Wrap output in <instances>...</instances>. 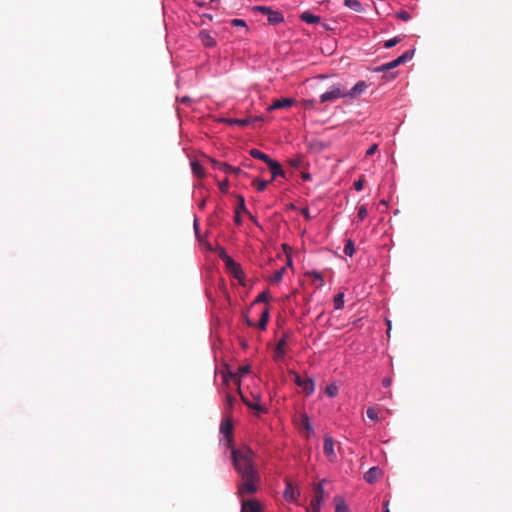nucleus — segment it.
Wrapping results in <instances>:
<instances>
[{
  "instance_id": "nucleus-45",
  "label": "nucleus",
  "mask_w": 512,
  "mask_h": 512,
  "mask_svg": "<svg viewBox=\"0 0 512 512\" xmlns=\"http://www.w3.org/2000/svg\"><path fill=\"white\" fill-rule=\"evenodd\" d=\"M250 371V367L248 365L246 366H241L238 368V374L239 375H245L247 374L248 372Z\"/></svg>"
},
{
  "instance_id": "nucleus-40",
  "label": "nucleus",
  "mask_w": 512,
  "mask_h": 512,
  "mask_svg": "<svg viewBox=\"0 0 512 512\" xmlns=\"http://www.w3.org/2000/svg\"><path fill=\"white\" fill-rule=\"evenodd\" d=\"M231 25L233 26H240V27H246V23L242 19H233L231 20Z\"/></svg>"
},
{
  "instance_id": "nucleus-23",
  "label": "nucleus",
  "mask_w": 512,
  "mask_h": 512,
  "mask_svg": "<svg viewBox=\"0 0 512 512\" xmlns=\"http://www.w3.org/2000/svg\"><path fill=\"white\" fill-rule=\"evenodd\" d=\"M249 153L253 158L262 160L266 164L269 162V160H271V158L267 154L261 152L258 149H251Z\"/></svg>"
},
{
  "instance_id": "nucleus-56",
  "label": "nucleus",
  "mask_w": 512,
  "mask_h": 512,
  "mask_svg": "<svg viewBox=\"0 0 512 512\" xmlns=\"http://www.w3.org/2000/svg\"><path fill=\"white\" fill-rule=\"evenodd\" d=\"M387 324H388V330H387V333L389 334V331H390V321H387Z\"/></svg>"
},
{
  "instance_id": "nucleus-37",
  "label": "nucleus",
  "mask_w": 512,
  "mask_h": 512,
  "mask_svg": "<svg viewBox=\"0 0 512 512\" xmlns=\"http://www.w3.org/2000/svg\"><path fill=\"white\" fill-rule=\"evenodd\" d=\"M302 157H296V158H293V159H290L289 160V164L292 166V167H295V168H299L301 167V164H302Z\"/></svg>"
},
{
  "instance_id": "nucleus-18",
  "label": "nucleus",
  "mask_w": 512,
  "mask_h": 512,
  "mask_svg": "<svg viewBox=\"0 0 512 512\" xmlns=\"http://www.w3.org/2000/svg\"><path fill=\"white\" fill-rule=\"evenodd\" d=\"M232 429H233V425H232L231 419L226 418L221 422L220 431H221V433H223L226 436V438L228 440H229L230 436L232 435Z\"/></svg>"
},
{
  "instance_id": "nucleus-41",
  "label": "nucleus",
  "mask_w": 512,
  "mask_h": 512,
  "mask_svg": "<svg viewBox=\"0 0 512 512\" xmlns=\"http://www.w3.org/2000/svg\"><path fill=\"white\" fill-rule=\"evenodd\" d=\"M363 186H364V180L362 178H360L359 180L354 182V188L357 191H361L363 189Z\"/></svg>"
},
{
  "instance_id": "nucleus-38",
  "label": "nucleus",
  "mask_w": 512,
  "mask_h": 512,
  "mask_svg": "<svg viewBox=\"0 0 512 512\" xmlns=\"http://www.w3.org/2000/svg\"><path fill=\"white\" fill-rule=\"evenodd\" d=\"M310 275L315 279V280H319V286H322L324 284V281H323V278H322V275L320 272H317V271H312L310 273Z\"/></svg>"
},
{
  "instance_id": "nucleus-9",
  "label": "nucleus",
  "mask_w": 512,
  "mask_h": 512,
  "mask_svg": "<svg viewBox=\"0 0 512 512\" xmlns=\"http://www.w3.org/2000/svg\"><path fill=\"white\" fill-rule=\"evenodd\" d=\"M241 512H262L261 504L256 499L244 500L242 498Z\"/></svg>"
},
{
  "instance_id": "nucleus-16",
  "label": "nucleus",
  "mask_w": 512,
  "mask_h": 512,
  "mask_svg": "<svg viewBox=\"0 0 512 512\" xmlns=\"http://www.w3.org/2000/svg\"><path fill=\"white\" fill-rule=\"evenodd\" d=\"M267 165H268V167H269V169L271 171L272 180L275 179L278 176H281V177L285 176V172L282 169L281 164L279 162H277L276 160H273V159L269 160Z\"/></svg>"
},
{
  "instance_id": "nucleus-13",
  "label": "nucleus",
  "mask_w": 512,
  "mask_h": 512,
  "mask_svg": "<svg viewBox=\"0 0 512 512\" xmlns=\"http://www.w3.org/2000/svg\"><path fill=\"white\" fill-rule=\"evenodd\" d=\"M382 476V470L374 466L370 468L363 476L364 480L370 484L375 483Z\"/></svg>"
},
{
  "instance_id": "nucleus-34",
  "label": "nucleus",
  "mask_w": 512,
  "mask_h": 512,
  "mask_svg": "<svg viewBox=\"0 0 512 512\" xmlns=\"http://www.w3.org/2000/svg\"><path fill=\"white\" fill-rule=\"evenodd\" d=\"M366 413L369 419L378 420V412L374 407H369Z\"/></svg>"
},
{
  "instance_id": "nucleus-11",
  "label": "nucleus",
  "mask_w": 512,
  "mask_h": 512,
  "mask_svg": "<svg viewBox=\"0 0 512 512\" xmlns=\"http://www.w3.org/2000/svg\"><path fill=\"white\" fill-rule=\"evenodd\" d=\"M211 162L213 163L215 168L222 170L226 174L233 173L235 175L243 174L247 176V173L242 172L241 169L238 167H233L227 163H221L215 160H211Z\"/></svg>"
},
{
  "instance_id": "nucleus-21",
  "label": "nucleus",
  "mask_w": 512,
  "mask_h": 512,
  "mask_svg": "<svg viewBox=\"0 0 512 512\" xmlns=\"http://www.w3.org/2000/svg\"><path fill=\"white\" fill-rule=\"evenodd\" d=\"M267 15H268V22L270 24L275 25V24H279L284 21V17L280 12L271 10V12L268 13Z\"/></svg>"
},
{
  "instance_id": "nucleus-12",
  "label": "nucleus",
  "mask_w": 512,
  "mask_h": 512,
  "mask_svg": "<svg viewBox=\"0 0 512 512\" xmlns=\"http://www.w3.org/2000/svg\"><path fill=\"white\" fill-rule=\"evenodd\" d=\"M299 496V491L294 488L290 481H286V487L283 492V497L287 501L295 502Z\"/></svg>"
},
{
  "instance_id": "nucleus-32",
  "label": "nucleus",
  "mask_w": 512,
  "mask_h": 512,
  "mask_svg": "<svg viewBox=\"0 0 512 512\" xmlns=\"http://www.w3.org/2000/svg\"><path fill=\"white\" fill-rule=\"evenodd\" d=\"M368 214L367 208L365 205H361L358 208L357 218L359 221H363Z\"/></svg>"
},
{
  "instance_id": "nucleus-42",
  "label": "nucleus",
  "mask_w": 512,
  "mask_h": 512,
  "mask_svg": "<svg viewBox=\"0 0 512 512\" xmlns=\"http://www.w3.org/2000/svg\"><path fill=\"white\" fill-rule=\"evenodd\" d=\"M236 210H239V213L241 211H246L245 201H244V198L242 196H239V205L236 208Z\"/></svg>"
},
{
  "instance_id": "nucleus-47",
  "label": "nucleus",
  "mask_w": 512,
  "mask_h": 512,
  "mask_svg": "<svg viewBox=\"0 0 512 512\" xmlns=\"http://www.w3.org/2000/svg\"><path fill=\"white\" fill-rule=\"evenodd\" d=\"M303 380H304V378H302V377H301L300 375H298V374H295L294 381H295V383H296L299 387H301V386H302Z\"/></svg>"
},
{
  "instance_id": "nucleus-30",
  "label": "nucleus",
  "mask_w": 512,
  "mask_h": 512,
  "mask_svg": "<svg viewBox=\"0 0 512 512\" xmlns=\"http://www.w3.org/2000/svg\"><path fill=\"white\" fill-rule=\"evenodd\" d=\"M268 181L266 180H260V179H254L253 185L256 187L258 191H263L266 189L268 185Z\"/></svg>"
},
{
  "instance_id": "nucleus-33",
  "label": "nucleus",
  "mask_w": 512,
  "mask_h": 512,
  "mask_svg": "<svg viewBox=\"0 0 512 512\" xmlns=\"http://www.w3.org/2000/svg\"><path fill=\"white\" fill-rule=\"evenodd\" d=\"M229 123L237 124L239 126L244 127L250 123V119L249 118L233 119V120H229Z\"/></svg>"
},
{
  "instance_id": "nucleus-31",
  "label": "nucleus",
  "mask_w": 512,
  "mask_h": 512,
  "mask_svg": "<svg viewBox=\"0 0 512 512\" xmlns=\"http://www.w3.org/2000/svg\"><path fill=\"white\" fill-rule=\"evenodd\" d=\"M325 392H326V394H327L329 397L333 398V397H335V396L337 395V393H338V387H337L336 385H334V384L328 385V386L326 387Z\"/></svg>"
},
{
  "instance_id": "nucleus-4",
  "label": "nucleus",
  "mask_w": 512,
  "mask_h": 512,
  "mask_svg": "<svg viewBox=\"0 0 512 512\" xmlns=\"http://www.w3.org/2000/svg\"><path fill=\"white\" fill-rule=\"evenodd\" d=\"M221 259L224 261L227 270L239 281L244 278V273L241 266L236 263L230 256H228L224 250L220 254Z\"/></svg>"
},
{
  "instance_id": "nucleus-53",
  "label": "nucleus",
  "mask_w": 512,
  "mask_h": 512,
  "mask_svg": "<svg viewBox=\"0 0 512 512\" xmlns=\"http://www.w3.org/2000/svg\"><path fill=\"white\" fill-rule=\"evenodd\" d=\"M384 506H385V511L384 512H390L389 509H388V501H386L384 503Z\"/></svg>"
},
{
  "instance_id": "nucleus-10",
  "label": "nucleus",
  "mask_w": 512,
  "mask_h": 512,
  "mask_svg": "<svg viewBox=\"0 0 512 512\" xmlns=\"http://www.w3.org/2000/svg\"><path fill=\"white\" fill-rule=\"evenodd\" d=\"M367 88L368 85L365 81H359L351 89L346 88V97L357 98L363 94Z\"/></svg>"
},
{
  "instance_id": "nucleus-7",
  "label": "nucleus",
  "mask_w": 512,
  "mask_h": 512,
  "mask_svg": "<svg viewBox=\"0 0 512 512\" xmlns=\"http://www.w3.org/2000/svg\"><path fill=\"white\" fill-rule=\"evenodd\" d=\"M297 424L301 432L306 438H310L314 435V429L310 423V419L306 413H301L297 419Z\"/></svg>"
},
{
  "instance_id": "nucleus-6",
  "label": "nucleus",
  "mask_w": 512,
  "mask_h": 512,
  "mask_svg": "<svg viewBox=\"0 0 512 512\" xmlns=\"http://www.w3.org/2000/svg\"><path fill=\"white\" fill-rule=\"evenodd\" d=\"M414 52L411 50L405 51L401 56L396 58L393 61H390L386 64L381 65L380 67L376 68L375 71H387L396 68L397 66L404 64L405 62L412 59Z\"/></svg>"
},
{
  "instance_id": "nucleus-27",
  "label": "nucleus",
  "mask_w": 512,
  "mask_h": 512,
  "mask_svg": "<svg viewBox=\"0 0 512 512\" xmlns=\"http://www.w3.org/2000/svg\"><path fill=\"white\" fill-rule=\"evenodd\" d=\"M343 251H344L345 255L350 256V257L353 256V254L355 252V247H354V243L351 239L346 240Z\"/></svg>"
},
{
  "instance_id": "nucleus-54",
  "label": "nucleus",
  "mask_w": 512,
  "mask_h": 512,
  "mask_svg": "<svg viewBox=\"0 0 512 512\" xmlns=\"http://www.w3.org/2000/svg\"><path fill=\"white\" fill-rule=\"evenodd\" d=\"M194 228H195V231L197 232L198 231V222H197V220L194 221Z\"/></svg>"
},
{
  "instance_id": "nucleus-14",
  "label": "nucleus",
  "mask_w": 512,
  "mask_h": 512,
  "mask_svg": "<svg viewBox=\"0 0 512 512\" xmlns=\"http://www.w3.org/2000/svg\"><path fill=\"white\" fill-rule=\"evenodd\" d=\"M295 100L293 98H281L275 100L268 108V110H276L291 107Z\"/></svg>"
},
{
  "instance_id": "nucleus-5",
  "label": "nucleus",
  "mask_w": 512,
  "mask_h": 512,
  "mask_svg": "<svg viewBox=\"0 0 512 512\" xmlns=\"http://www.w3.org/2000/svg\"><path fill=\"white\" fill-rule=\"evenodd\" d=\"M230 379H232L234 381V383L237 385L238 387V392L241 396V399L242 401L250 408L256 410L257 412H262L263 411V407L258 404V403H254L252 404L251 402H249L242 394L241 392V389H240V384H241V381H240V378L238 377L237 374H234V373H231V372H228L226 374H224L223 376V380L225 383H227Z\"/></svg>"
},
{
  "instance_id": "nucleus-25",
  "label": "nucleus",
  "mask_w": 512,
  "mask_h": 512,
  "mask_svg": "<svg viewBox=\"0 0 512 512\" xmlns=\"http://www.w3.org/2000/svg\"><path fill=\"white\" fill-rule=\"evenodd\" d=\"M344 5L356 12H360L363 9L362 4L358 0H344Z\"/></svg>"
},
{
  "instance_id": "nucleus-39",
  "label": "nucleus",
  "mask_w": 512,
  "mask_h": 512,
  "mask_svg": "<svg viewBox=\"0 0 512 512\" xmlns=\"http://www.w3.org/2000/svg\"><path fill=\"white\" fill-rule=\"evenodd\" d=\"M234 401H235V397L233 395H231V394L226 395V405L229 409H231L233 407Z\"/></svg>"
},
{
  "instance_id": "nucleus-20",
  "label": "nucleus",
  "mask_w": 512,
  "mask_h": 512,
  "mask_svg": "<svg viewBox=\"0 0 512 512\" xmlns=\"http://www.w3.org/2000/svg\"><path fill=\"white\" fill-rule=\"evenodd\" d=\"M335 512H350L349 507L341 496L334 497Z\"/></svg>"
},
{
  "instance_id": "nucleus-55",
  "label": "nucleus",
  "mask_w": 512,
  "mask_h": 512,
  "mask_svg": "<svg viewBox=\"0 0 512 512\" xmlns=\"http://www.w3.org/2000/svg\"><path fill=\"white\" fill-rule=\"evenodd\" d=\"M302 177H303L304 179H309V178H310L309 174H303V176H302Z\"/></svg>"
},
{
  "instance_id": "nucleus-49",
  "label": "nucleus",
  "mask_w": 512,
  "mask_h": 512,
  "mask_svg": "<svg viewBox=\"0 0 512 512\" xmlns=\"http://www.w3.org/2000/svg\"><path fill=\"white\" fill-rule=\"evenodd\" d=\"M257 9L259 11H261L263 14H268L271 12V8L266 7V6H259V7H257Z\"/></svg>"
},
{
  "instance_id": "nucleus-35",
  "label": "nucleus",
  "mask_w": 512,
  "mask_h": 512,
  "mask_svg": "<svg viewBox=\"0 0 512 512\" xmlns=\"http://www.w3.org/2000/svg\"><path fill=\"white\" fill-rule=\"evenodd\" d=\"M399 42H400V38L399 37H394L392 39H389V40L385 41L384 47L385 48H392L395 45H397Z\"/></svg>"
},
{
  "instance_id": "nucleus-44",
  "label": "nucleus",
  "mask_w": 512,
  "mask_h": 512,
  "mask_svg": "<svg viewBox=\"0 0 512 512\" xmlns=\"http://www.w3.org/2000/svg\"><path fill=\"white\" fill-rule=\"evenodd\" d=\"M398 17L404 21H408L410 19V15L406 11H400L398 14Z\"/></svg>"
},
{
  "instance_id": "nucleus-15",
  "label": "nucleus",
  "mask_w": 512,
  "mask_h": 512,
  "mask_svg": "<svg viewBox=\"0 0 512 512\" xmlns=\"http://www.w3.org/2000/svg\"><path fill=\"white\" fill-rule=\"evenodd\" d=\"M199 39L201 43L208 48L215 47L217 44L215 38L207 30H202L199 32Z\"/></svg>"
},
{
  "instance_id": "nucleus-36",
  "label": "nucleus",
  "mask_w": 512,
  "mask_h": 512,
  "mask_svg": "<svg viewBox=\"0 0 512 512\" xmlns=\"http://www.w3.org/2000/svg\"><path fill=\"white\" fill-rule=\"evenodd\" d=\"M268 299H269L268 293L267 292H262L254 300L253 304H256V303H259V302H267Z\"/></svg>"
},
{
  "instance_id": "nucleus-28",
  "label": "nucleus",
  "mask_w": 512,
  "mask_h": 512,
  "mask_svg": "<svg viewBox=\"0 0 512 512\" xmlns=\"http://www.w3.org/2000/svg\"><path fill=\"white\" fill-rule=\"evenodd\" d=\"M191 168L194 175H196L197 177L201 178L204 176V168L198 162H192Z\"/></svg>"
},
{
  "instance_id": "nucleus-51",
  "label": "nucleus",
  "mask_w": 512,
  "mask_h": 512,
  "mask_svg": "<svg viewBox=\"0 0 512 512\" xmlns=\"http://www.w3.org/2000/svg\"><path fill=\"white\" fill-rule=\"evenodd\" d=\"M220 189H221L222 191H226V189H227V182H223V183L220 185Z\"/></svg>"
},
{
  "instance_id": "nucleus-46",
  "label": "nucleus",
  "mask_w": 512,
  "mask_h": 512,
  "mask_svg": "<svg viewBox=\"0 0 512 512\" xmlns=\"http://www.w3.org/2000/svg\"><path fill=\"white\" fill-rule=\"evenodd\" d=\"M234 221L237 225H240L242 223V219L240 217V213H239V210H235V217H234Z\"/></svg>"
},
{
  "instance_id": "nucleus-50",
  "label": "nucleus",
  "mask_w": 512,
  "mask_h": 512,
  "mask_svg": "<svg viewBox=\"0 0 512 512\" xmlns=\"http://www.w3.org/2000/svg\"><path fill=\"white\" fill-rule=\"evenodd\" d=\"M391 382H392L391 378H388V377H386V378H384V379L382 380V384H383V386H385V387H389V386L391 385Z\"/></svg>"
},
{
  "instance_id": "nucleus-48",
  "label": "nucleus",
  "mask_w": 512,
  "mask_h": 512,
  "mask_svg": "<svg viewBox=\"0 0 512 512\" xmlns=\"http://www.w3.org/2000/svg\"><path fill=\"white\" fill-rule=\"evenodd\" d=\"M301 214L307 219V220H310L311 219V215L309 213V209L308 208H303L301 210Z\"/></svg>"
},
{
  "instance_id": "nucleus-19",
  "label": "nucleus",
  "mask_w": 512,
  "mask_h": 512,
  "mask_svg": "<svg viewBox=\"0 0 512 512\" xmlns=\"http://www.w3.org/2000/svg\"><path fill=\"white\" fill-rule=\"evenodd\" d=\"M301 388L306 396L311 395L315 390L314 381L311 378H304Z\"/></svg>"
},
{
  "instance_id": "nucleus-29",
  "label": "nucleus",
  "mask_w": 512,
  "mask_h": 512,
  "mask_svg": "<svg viewBox=\"0 0 512 512\" xmlns=\"http://www.w3.org/2000/svg\"><path fill=\"white\" fill-rule=\"evenodd\" d=\"M344 306V293H338L334 297V308L335 309H342Z\"/></svg>"
},
{
  "instance_id": "nucleus-24",
  "label": "nucleus",
  "mask_w": 512,
  "mask_h": 512,
  "mask_svg": "<svg viewBox=\"0 0 512 512\" xmlns=\"http://www.w3.org/2000/svg\"><path fill=\"white\" fill-rule=\"evenodd\" d=\"M269 321V309L265 308L261 313V317L258 323V326L261 330H265L267 327V323Z\"/></svg>"
},
{
  "instance_id": "nucleus-17",
  "label": "nucleus",
  "mask_w": 512,
  "mask_h": 512,
  "mask_svg": "<svg viewBox=\"0 0 512 512\" xmlns=\"http://www.w3.org/2000/svg\"><path fill=\"white\" fill-rule=\"evenodd\" d=\"M287 337H288V334L284 333L282 338L278 341V343L275 347V351H274L276 359H281L284 357V355L286 353L285 346L287 344Z\"/></svg>"
},
{
  "instance_id": "nucleus-8",
  "label": "nucleus",
  "mask_w": 512,
  "mask_h": 512,
  "mask_svg": "<svg viewBox=\"0 0 512 512\" xmlns=\"http://www.w3.org/2000/svg\"><path fill=\"white\" fill-rule=\"evenodd\" d=\"M334 447H335V443H334L333 438L329 435H325L324 436L323 452H324V455L326 456V458L330 462H334L337 459V455L335 453Z\"/></svg>"
},
{
  "instance_id": "nucleus-26",
  "label": "nucleus",
  "mask_w": 512,
  "mask_h": 512,
  "mask_svg": "<svg viewBox=\"0 0 512 512\" xmlns=\"http://www.w3.org/2000/svg\"><path fill=\"white\" fill-rule=\"evenodd\" d=\"M285 270H286V268H285V267H282L281 269L276 270V271L273 273V275L271 276V279H270V280H271V282H272V283H279V282L282 280V278H283V275H284V273H285Z\"/></svg>"
},
{
  "instance_id": "nucleus-3",
  "label": "nucleus",
  "mask_w": 512,
  "mask_h": 512,
  "mask_svg": "<svg viewBox=\"0 0 512 512\" xmlns=\"http://www.w3.org/2000/svg\"><path fill=\"white\" fill-rule=\"evenodd\" d=\"M323 482L324 481H321L314 486V495L310 501L309 507L307 508V512H320L321 505L325 498Z\"/></svg>"
},
{
  "instance_id": "nucleus-43",
  "label": "nucleus",
  "mask_w": 512,
  "mask_h": 512,
  "mask_svg": "<svg viewBox=\"0 0 512 512\" xmlns=\"http://www.w3.org/2000/svg\"><path fill=\"white\" fill-rule=\"evenodd\" d=\"M378 149V145L377 144H373L369 147V149L366 151V156H371L373 155Z\"/></svg>"
},
{
  "instance_id": "nucleus-22",
  "label": "nucleus",
  "mask_w": 512,
  "mask_h": 512,
  "mask_svg": "<svg viewBox=\"0 0 512 512\" xmlns=\"http://www.w3.org/2000/svg\"><path fill=\"white\" fill-rule=\"evenodd\" d=\"M301 20L308 23V24H314L318 23L320 21V17L317 15H314L310 12H303L300 16Z\"/></svg>"
},
{
  "instance_id": "nucleus-57",
  "label": "nucleus",
  "mask_w": 512,
  "mask_h": 512,
  "mask_svg": "<svg viewBox=\"0 0 512 512\" xmlns=\"http://www.w3.org/2000/svg\"><path fill=\"white\" fill-rule=\"evenodd\" d=\"M181 101H182V102H186V101H188V98H187V97H184V98H182V100H181Z\"/></svg>"
},
{
  "instance_id": "nucleus-2",
  "label": "nucleus",
  "mask_w": 512,
  "mask_h": 512,
  "mask_svg": "<svg viewBox=\"0 0 512 512\" xmlns=\"http://www.w3.org/2000/svg\"><path fill=\"white\" fill-rule=\"evenodd\" d=\"M339 98H346V86L342 83L334 84L320 96V102H333Z\"/></svg>"
},
{
  "instance_id": "nucleus-1",
  "label": "nucleus",
  "mask_w": 512,
  "mask_h": 512,
  "mask_svg": "<svg viewBox=\"0 0 512 512\" xmlns=\"http://www.w3.org/2000/svg\"><path fill=\"white\" fill-rule=\"evenodd\" d=\"M231 456L234 467L241 477L238 484V496L244 498L247 495H253L258 491L260 474L255 468L253 460L254 452L247 446L238 449H232Z\"/></svg>"
},
{
  "instance_id": "nucleus-52",
  "label": "nucleus",
  "mask_w": 512,
  "mask_h": 512,
  "mask_svg": "<svg viewBox=\"0 0 512 512\" xmlns=\"http://www.w3.org/2000/svg\"><path fill=\"white\" fill-rule=\"evenodd\" d=\"M245 322H246V324L248 326H253L254 325V323L248 317L245 318Z\"/></svg>"
}]
</instances>
